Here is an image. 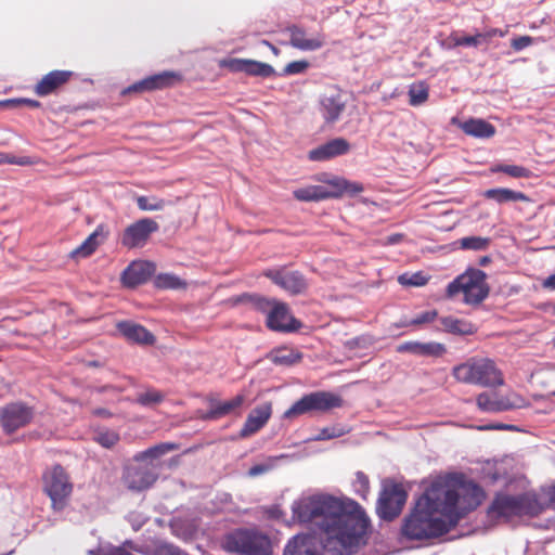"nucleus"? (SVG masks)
Returning a JSON list of instances; mask_svg holds the SVG:
<instances>
[{"label": "nucleus", "instance_id": "nucleus-1", "mask_svg": "<svg viewBox=\"0 0 555 555\" xmlns=\"http://www.w3.org/2000/svg\"><path fill=\"white\" fill-rule=\"evenodd\" d=\"M293 520L318 529L328 551L353 554L371 525L364 508L349 498L318 493L299 498L292 504Z\"/></svg>", "mask_w": 555, "mask_h": 555}, {"label": "nucleus", "instance_id": "nucleus-2", "mask_svg": "<svg viewBox=\"0 0 555 555\" xmlns=\"http://www.w3.org/2000/svg\"><path fill=\"white\" fill-rule=\"evenodd\" d=\"M481 495V489L475 483L438 478L404 518L401 533L408 540L417 541L441 537L480 504Z\"/></svg>", "mask_w": 555, "mask_h": 555}, {"label": "nucleus", "instance_id": "nucleus-3", "mask_svg": "<svg viewBox=\"0 0 555 555\" xmlns=\"http://www.w3.org/2000/svg\"><path fill=\"white\" fill-rule=\"evenodd\" d=\"M452 376L468 385L495 388L504 384L502 371L489 358L472 357L452 369Z\"/></svg>", "mask_w": 555, "mask_h": 555}, {"label": "nucleus", "instance_id": "nucleus-4", "mask_svg": "<svg viewBox=\"0 0 555 555\" xmlns=\"http://www.w3.org/2000/svg\"><path fill=\"white\" fill-rule=\"evenodd\" d=\"M490 293L487 274L479 269H468L450 282L446 288V297L453 299L463 295V302L470 306L480 305Z\"/></svg>", "mask_w": 555, "mask_h": 555}, {"label": "nucleus", "instance_id": "nucleus-5", "mask_svg": "<svg viewBox=\"0 0 555 555\" xmlns=\"http://www.w3.org/2000/svg\"><path fill=\"white\" fill-rule=\"evenodd\" d=\"M545 508L534 493L511 495L498 493L493 499L489 513L496 517L537 516Z\"/></svg>", "mask_w": 555, "mask_h": 555}, {"label": "nucleus", "instance_id": "nucleus-6", "mask_svg": "<svg viewBox=\"0 0 555 555\" xmlns=\"http://www.w3.org/2000/svg\"><path fill=\"white\" fill-rule=\"evenodd\" d=\"M74 485L64 467L55 464L42 474V490L51 500L53 512H62L69 503Z\"/></svg>", "mask_w": 555, "mask_h": 555}, {"label": "nucleus", "instance_id": "nucleus-7", "mask_svg": "<svg viewBox=\"0 0 555 555\" xmlns=\"http://www.w3.org/2000/svg\"><path fill=\"white\" fill-rule=\"evenodd\" d=\"M225 548L243 555H271L270 539L256 530L237 529L225 538Z\"/></svg>", "mask_w": 555, "mask_h": 555}, {"label": "nucleus", "instance_id": "nucleus-8", "mask_svg": "<svg viewBox=\"0 0 555 555\" xmlns=\"http://www.w3.org/2000/svg\"><path fill=\"white\" fill-rule=\"evenodd\" d=\"M344 405L343 398L332 391L319 390L302 396L299 400L284 412L285 418H295L297 416L318 412L326 413L333 409Z\"/></svg>", "mask_w": 555, "mask_h": 555}, {"label": "nucleus", "instance_id": "nucleus-9", "mask_svg": "<svg viewBox=\"0 0 555 555\" xmlns=\"http://www.w3.org/2000/svg\"><path fill=\"white\" fill-rule=\"evenodd\" d=\"M408 499L403 486L397 482H386L379 493L376 513L379 518L391 521L399 516Z\"/></svg>", "mask_w": 555, "mask_h": 555}, {"label": "nucleus", "instance_id": "nucleus-10", "mask_svg": "<svg viewBox=\"0 0 555 555\" xmlns=\"http://www.w3.org/2000/svg\"><path fill=\"white\" fill-rule=\"evenodd\" d=\"M33 417V408L24 402H11L0 409V425L8 435L27 426Z\"/></svg>", "mask_w": 555, "mask_h": 555}, {"label": "nucleus", "instance_id": "nucleus-11", "mask_svg": "<svg viewBox=\"0 0 555 555\" xmlns=\"http://www.w3.org/2000/svg\"><path fill=\"white\" fill-rule=\"evenodd\" d=\"M158 229L159 225L155 220L151 218L139 219L124 230L120 243L129 249L143 247Z\"/></svg>", "mask_w": 555, "mask_h": 555}, {"label": "nucleus", "instance_id": "nucleus-12", "mask_svg": "<svg viewBox=\"0 0 555 555\" xmlns=\"http://www.w3.org/2000/svg\"><path fill=\"white\" fill-rule=\"evenodd\" d=\"M158 474L155 469L142 463L131 464L125 467L122 482L127 489L135 492L151 488L157 480Z\"/></svg>", "mask_w": 555, "mask_h": 555}, {"label": "nucleus", "instance_id": "nucleus-13", "mask_svg": "<svg viewBox=\"0 0 555 555\" xmlns=\"http://www.w3.org/2000/svg\"><path fill=\"white\" fill-rule=\"evenodd\" d=\"M182 81L181 74L173 70H165L152 76H149L140 81H137L126 88L122 93H143L155 90H163L171 88Z\"/></svg>", "mask_w": 555, "mask_h": 555}, {"label": "nucleus", "instance_id": "nucleus-14", "mask_svg": "<svg viewBox=\"0 0 555 555\" xmlns=\"http://www.w3.org/2000/svg\"><path fill=\"white\" fill-rule=\"evenodd\" d=\"M264 275L292 295L302 294L308 288L307 281L299 271L269 270Z\"/></svg>", "mask_w": 555, "mask_h": 555}, {"label": "nucleus", "instance_id": "nucleus-15", "mask_svg": "<svg viewBox=\"0 0 555 555\" xmlns=\"http://www.w3.org/2000/svg\"><path fill=\"white\" fill-rule=\"evenodd\" d=\"M75 76L72 70H51L35 85L34 92L38 96H48L57 93Z\"/></svg>", "mask_w": 555, "mask_h": 555}, {"label": "nucleus", "instance_id": "nucleus-16", "mask_svg": "<svg viewBox=\"0 0 555 555\" xmlns=\"http://www.w3.org/2000/svg\"><path fill=\"white\" fill-rule=\"evenodd\" d=\"M266 324L268 328L275 332H293L299 328L300 323L291 314L286 304L275 301Z\"/></svg>", "mask_w": 555, "mask_h": 555}, {"label": "nucleus", "instance_id": "nucleus-17", "mask_svg": "<svg viewBox=\"0 0 555 555\" xmlns=\"http://www.w3.org/2000/svg\"><path fill=\"white\" fill-rule=\"evenodd\" d=\"M346 108V100L340 90H331L320 101V113L326 124L336 122Z\"/></svg>", "mask_w": 555, "mask_h": 555}, {"label": "nucleus", "instance_id": "nucleus-18", "mask_svg": "<svg viewBox=\"0 0 555 555\" xmlns=\"http://www.w3.org/2000/svg\"><path fill=\"white\" fill-rule=\"evenodd\" d=\"M351 146L345 138H335L312 149L308 158L312 162H325L349 153Z\"/></svg>", "mask_w": 555, "mask_h": 555}, {"label": "nucleus", "instance_id": "nucleus-19", "mask_svg": "<svg viewBox=\"0 0 555 555\" xmlns=\"http://www.w3.org/2000/svg\"><path fill=\"white\" fill-rule=\"evenodd\" d=\"M289 34V43L292 47L301 51H315L321 49L325 43V36L322 33L308 37L305 28L298 25L287 27Z\"/></svg>", "mask_w": 555, "mask_h": 555}, {"label": "nucleus", "instance_id": "nucleus-20", "mask_svg": "<svg viewBox=\"0 0 555 555\" xmlns=\"http://www.w3.org/2000/svg\"><path fill=\"white\" fill-rule=\"evenodd\" d=\"M272 414L271 402H264L254 408L240 430L241 438H248L258 433L270 420Z\"/></svg>", "mask_w": 555, "mask_h": 555}, {"label": "nucleus", "instance_id": "nucleus-21", "mask_svg": "<svg viewBox=\"0 0 555 555\" xmlns=\"http://www.w3.org/2000/svg\"><path fill=\"white\" fill-rule=\"evenodd\" d=\"M156 271L152 261H134L122 272L121 280L128 287L145 283Z\"/></svg>", "mask_w": 555, "mask_h": 555}, {"label": "nucleus", "instance_id": "nucleus-22", "mask_svg": "<svg viewBox=\"0 0 555 555\" xmlns=\"http://www.w3.org/2000/svg\"><path fill=\"white\" fill-rule=\"evenodd\" d=\"M283 555H320L318 540L308 533L297 534L288 541Z\"/></svg>", "mask_w": 555, "mask_h": 555}, {"label": "nucleus", "instance_id": "nucleus-23", "mask_svg": "<svg viewBox=\"0 0 555 555\" xmlns=\"http://www.w3.org/2000/svg\"><path fill=\"white\" fill-rule=\"evenodd\" d=\"M106 225L99 224L96 229L69 254L72 258H87L107 238Z\"/></svg>", "mask_w": 555, "mask_h": 555}, {"label": "nucleus", "instance_id": "nucleus-24", "mask_svg": "<svg viewBox=\"0 0 555 555\" xmlns=\"http://www.w3.org/2000/svg\"><path fill=\"white\" fill-rule=\"evenodd\" d=\"M245 402L244 395H236L234 398L228 401H216L209 399L210 409L202 416L204 421H216L223 416L231 414L236 409L241 408Z\"/></svg>", "mask_w": 555, "mask_h": 555}, {"label": "nucleus", "instance_id": "nucleus-25", "mask_svg": "<svg viewBox=\"0 0 555 555\" xmlns=\"http://www.w3.org/2000/svg\"><path fill=\"white\" fill-rule=\"evenodd\" d=\"M398 352H410L423 357H441L446 353L447 349L443 344L430 341H406L397 347Z\"/></svg>", "mask_w": 555, "mask_h": 555}, {"label": "nucleus", "instance_id": "nucleus-26", "mask_svg": "<svg viewBox=\"0 0 555 555\" xmlns=\"http://www.w3.org/2000/svg\"><path fill=\"white\" fill-rule=\"evenodd\" d=\"M117 330L124 337L133 343L152 345L155 341L154 335L140 324L122 321L117 323Z\"/></svg>", "mask_w": 555, "mask_h": 555}, {"label": "nucleus", "instance_id": "nucleus-27", "mask_svg": "<svg viewBox=\"0 0 555 555\" xmlns=\"http://www.w3.org/2000/svg\"><path fill=\"white\" fill-rule=\"evenodd\" d=\"M319 180L325 182L328 185V188H326V194H328L327 198H337L340 197L344 193L354 195L363 192L364 190L361 183L351 182L340 177H335L328 180Z\"/></svg>", "mask_w": 555, "mask_h": 555}, {"label": "nucleus", "instance_id": "nucleus-28", "mask_svg": "<svg viewBox=\"0 0 555 555\" xmlns=\"http://www.w3.org/2000/svg\"><path fill=\"white\" fill-rule=\"evenodd\" d=\"M460 128L465 134L478 139L492 138L496 132L492 124L481 118H469L461 122Z\"/></svg>", "mask_w": 555, "mask_h": 555}, {"label": "nucleus", "instance_id": "nucleus-29", "mask_svg": "<svg viewBox=\"0 0 555 555\" xmlns=\"http://www.w3.org/2000/svg\"><path fill=\"white\" fill-rule=\"evenodd\" d=\"M439 321L442 326V331L452 335L466 336L473 335L477 332V326L465 319L447 315L440 318Z\"/></svg>", "mask_w": 555, "mask_h": 555}, {"label": "nucleus", "instance_id": "nucleus-30", "mask_svg": "<svg viewBox=\"0 0 555 555\" xmlns=\"http://www.w3.org/2000/svg\"><path fill=\"white\" fill-rule=\"evenodd\" d=\"M505 33L499 28H491L485 33H476L473 36H454L450 37L453 47H477L481 42L491 40L493 37H504Z\"/></svg>", "mask_w": 555, "mask_h": 555}, {"label": "nucleus", "instance_id": "nucleus-31", "mask_svg": "<svg viewBox=\"0 0 555 555\" xmlns=\"http://www.w3.org/2000/svg\"><path fill=\"white\" fill-rule=\"evenodd\" d=\"M485 196L489 199L495 201L498 204H504L508 202H530L528 195L522 192L514 191L505 188L490 189L487 190Z\"/></svg>", "mask_w": 555, "mask_h": 555}, {"label": "nucleus", "instance_id": "nucleus-32", "mask_svg": "<svg viewBox=\"0 0 555 555\" xmlns=\"http://www.w3.org/2000/svg\"><path fill=\"white\" fill-rule=\"evenodd\" d=\"M275 299H268L259 295L243 294L235 299L236 304L248 305L251 309L269 315Z\"/></svg>", "mask_w": 555, "mask_h": 555}, {"label": "nucleus", "instance_id": "nucleus-33", "mask_svg": "<svg viewBox=\"0 0 555 555\" xmlns=\"http://www.w3.org/2000/svg\"><path fill=\"white\" fill-rule=\"evenodd\" d=\"M326 186L323 185H308L296 189L293 196L299 202H319L327 199Z\"/></svg>", "mask_w": 555, "mask_h": 555}, {"label": "nucleus", "instance_id": "nucleus-34", "mask_svg": "<svg viewBox=\"0 0 555 555\" xmlns=\"http://www.w3.org/2000/svg\"><path fill=\"white\" fill-rule=\"evenodd\" d=\"M477 406L482 412L499 413L504 412L502 397L496 393L481 392L476 398Z\"/></svg>", "mask_w": 555, "mask_h": 555}, {"label": "nucleus", "instance_id": "nucleus-35", "mask_svg": "<svg viewBox=\"0 0 555 555\" xmlns=\"http://www.w3.org/2000/svg\"><path fill=\"white\" fill-rule=\"evenodd\" d=\"M176 449H177V444H175V443H169V442L159 443V444L153 446L144 451L137 453L133 456V461L135 463H143L150 459H158V457L165 455L166 453L173 451Z\"/></svg>", "mask_w": 555, "mask_h": 555}, {"label": "nucleus", "instance_id": "nucleus-36", "mask_svg": "<svg viewBox=\"0 0 555 555\" xmlns=\"http://www.w3.org/2000/svg\"><path fill=\"white\" fill-rule=\"evenodd\" d=\"M409 104L420 106L424 104L429 96V87L425 81L413 82L409 88Z\"/></svg>", "mask_w": 555, "mask_h": 555}, {"label": "nucleus", "instance_id": "nucleus-37", "mask_svg": "<svg viewBox=\"0 0 555 555\" xmlns=\"http://www.w3.org/2000/svg\"><path fill=\"white\" fill-rule=\"evenodd\" d=\"M154 284L159 289H179L186 286L184 281L171 273L158 274L154 280Z\"/></svg>", "mask_w": 555, "mask_h": 555}, {"label": "nucleus", "instance_id": "nucleus-38", "mask_svg": "<svg viewBox=\"0 0 555 555\" xmlns=\"http://www.w3.org/2000/svg\"><path fill=\"white\" fill-rule=\"evenodd\" d=\"M245 74H247L249 76L267 78V77L274 76L275 70L270 64L254 61V60H247Z\"/></svg>", "mask_w": 555, "mask_h": 555}, {"label": "nucleus", "instance_id": "nucleus-39", "mask_svg": "<svg viewBox=\"0 0 555 555\" xmlns=\"http://www.w3.org/2000/svg\"><path fill=\"white\" fill-rule=\"evenodd\" d=\"M301 357L287 348H281L272 352L271 360L275 364L292 365L299 362Z\"/></svg>", "mask_w": 555, "mask_h": 555}, {"label": "nucleus", "instance_id": "nucleus-40", "mask_svg": "<svg viewBox=\"0 0 555 555\" xmlns=\"http://www.w3.org/2000/svg\"><path fill=\"white\" fill-rule=\"evenodd\" d=\"M137 205L139 209L143 211H157L163 210L166 207L167 202L156 196H139L137 198Z\"/></svg>", "mask_w": 555, "mask_h": 555}, {"label": "nucleus", "instance_id": "nucleus-41", "mask_svg": "<svg viewBox=\"0 0 555 555\" xmlns=\"http://www.w3.org/2000/svg\"><path fill=\"white\" fill-rule=\"evenodd\" d=\"M504 411L525 409L530 406V401L517 392H509L502 396Z\"/></svg>", "mask_w": 555, "mask_h": 555}, {"label": "nucleus", "instance_id": "nucleus-42", "mask_svg": "<svg viewBox=\"0 0 555 555\" xmlns=\"http://www.w3.org/2000/svg\"><path fill=\"white\" fill-rule=\"evenodd\" d=\"M462 249L485 250L490 245V238L481 236H467L459 240Z\"/></svg>", "mask_w": 555, "mask_h": 555}, {"label": "nucleus", "instance_id": "nucleus-43", "mask_svg": "<svg viewBox=\"0 0 555 555\" xmlns=\"http://www.w3.org/2000/svg\"><path fill=\"white\" fill-rule=\"evenodd\" d=\"M119 440V434L111 429L99 430L94 436V441L106 449L113 448Z\"/></svg>", "mask_w": 555, "mask_h": 555}, {"label": "nucleus", "instance_id": "nucleus-44", "mask_svg": "<svg viewBox=\"0 0 555 555\" xmlns=\"http://www.w3.org/2000/svg\"><path fill=\"white\" fill-rule=\"evenodd\" d=\"M164 399H165V395L162 391L152 388V389H147L146 391L138 395L135 401L140 405L151 406V405L158 404V403L163 402Z\"/></svg>", "mask_w": 555, "mask_h": 555}, {"label": "nucleus", "instance_id": "nucleus-45", "mask_svg": "<svg viewBox=\"0 0 555 555\" xmlns=\"http://www.w3.org/2000/svg\"><path fill=\"white\" fill-rule=\"evenodd\" d=\"M493 172H504L513 178H530L532 172L518 165H498L492 169Z\"/></svg>", "mask_w": 555, "mask_h": 555}, {"label": "nucleus", "instance_id": "nucleus-46", "mask_svg": "<svg viewBox=\"0 0 555 555\" xmlns=\"http://www.w3.org/2000/svg\"><path fill=\"white\" fill-rule=\"evenodd\" d=\"M429 278L423 272L403 273L399 275L398 282L403 286H424L428 283Z\"/></svg>", "mask_w": 555, "mask_h": 555}, {"label": "nucleus", "instance_id": "nucleus-47", "mask_svg": "<svg viewBox=\"0 0 555 555\" xmlns=\"http://www.w3.org/2000/svg\"><path fill=\"white\" fill-rule=\"evenodd\" d=\"M354 492L361 496L363 500H366L370 494V479L363 472H357L356 478L353 481Z\"/></svg>", "mask_w": 555, "mask_h": 555}, {"label": "nucleus", "instance_id": "nucleus-48", "mask_svg": "<svg viewBox=\"0 0 555 555\" xmlns=\"http://www.w3.org/2000/svg\"><path fill=\"white\" fill-rule=\"evenodd\" d=\"M281 457H284V455L279 457H269L266 462L251 466L248 470V476L257 477L272 470L275 466V462Z\"/></svg>", "mask_w": 555, "mask_h": 555}, {"label": "nucleus", "instance_id": "nucleus-49", "mask_svg": "<svg viewBox=\"0 0 555 555\" xmlns=\"http://www.w3.org/2000/svg\"><path fill=\"white\" fill-rule=\"evenodd\" d=\"M309 66L310 64L306 60L293 61L284 67L282 75L291 76L302 74L309 68Z\"/></svg>", "mask_w": 555, "mask_h": 555}, {"label": "nucleus", "instance_id": "nucleus-50", "mask_svg": "<svg viewBox=\"0 0 555 555\" xmlns=\"http://www.w3.org/2000/svg\"><path fill=\"white\" fill-rule=\"evenodd\" d=\"M247 59H227L221 61L220 65L232 73H246Z\"/></svg>", "mask_w": 555, "mask_h": 555}, {"label": "nucleus", "instance_id": "nucleus-51", "mask_svg": "<svg viewBox=\"0 0 555 555\" xmlns=\"http://www.w3.org/2000/svg\"><path fill=\"white\" fill-rule=\"evenodd\" d=\"M437 317H438L437 310L425 311V312H422L421 314L416 315L414 319H412L408 322H404L403 325L404 326H409V325L417 326V325L430 323Z\"/></svg>", "mask_w": 555, "mask_h": 555}, {"label": "nucleus", "instance_id": "nucleus-52", "mask_svg": "<svg viewBox=\"0 0 555 555\" xmlns=\"http://www.w3.org/2000/svg\"><path fill=\"white\" fill-rule=\"evenodd\" d=\"M346 433L347 431L344 428L338 427V426L324 427L320 430L315 440H330V439L341 437Z\"/></svg>", "mask_w": 555, "mask_h": 555}, {"label": "nucleus", "instance_id": "nucleus-53", "mask_svg": "<svg viewBox=\"0 0 555 555\" xmlns=\"http://www.w3.org/2000/svg\"><path fill=\"white\" fill-rule=\"evenodd\" d=\"M0 164H14L18 166H28L33 165L34 162L30 159V157L23 156V157H16L11 156L5 153H0Z\"/></svg>", "mask_w": 555, "mask_h": 555}, {"label": "nucleus", "instance_id": "nucleus-54", "mask_svg": "<svg viewBox=\"0 0 555 555\" xmlns=\"http://www.w3.org/2000/svg\"><path fill=\"white\" fill-rule=\"evenodd\" d=\"M0 104L11 107H16L20 105H27L31 108H38L40 107V102L33 99H14V100H7L4 102H1Z\"/></svg>", "mask_w": 555, "mask_h": 555}, {"label": "nucleus", "instance_id": "nucleus-55", "mask_svg": "<svg viewBox=\"0 0 555 555\" xmlns=\"http://www.w3.org/2000/svg\"><path fill=\"white\" fill-rule=\"evenodd\" d=\"M533 42V38L530 36H520L517 38L512 39L511 47L515 51L524 50L525 48L529 47Z\"/></svg>", "mask_w": 555, "mask_h": 555}, {"label": "nucleus", "instance_id": "nucleus-56", "mask_svg": "<svg viewBox=\"0 0 555 555\" xmlns=\"http://www.w3.org/2000/svg\"><path fill=\"white\" fill-rule=\"evenodd\" d=\"M544 494L546 496V505L555 509V486H551L544 490Z\"/></svg>", "mask_w": 555, "mask_h": 555}, {"label": "nucleus", "instance_id": "nucleus-57", "mask_svg": "<svg viewBox=\"0 0 555 555\" xmlns=\"http://www.w3.org/2000/svg\"><path fill=\"white\" fill-rule=\"evenodd\" d=\"M92 414L94 416H99V417H104V418H109L113 416V413L111 411H108L107 409H104V408H96L92 411Z\"/></svg>", "mask_w": 555, "mask_h": 555}, {"label": "nucleus", "instance_id": "nucleus-58", "mask_svg": "<svg viewBox=\"0 0 555 555\" xmlns=\"http://www.w3.org/2000/svg\"><path fill=\"white\" fill-rule=\"evenodd\" d=\"M162 555H189V554L178 547L168 546L163 551Z\"/></svg>", "mask_w": 555, "mask_h": 555}, {"label": "nucleus", "instance_id": "nucleus-59", "mask_svg": "<svg viewBox=\"0 0 555 555\" xmlns=\"http://www.w3.org/2000/svg\"><path fill=\"white\" fill-rule=\"evenodd\" d=\"M512 428H513V426L505 425V424H491V425H486V426L480 427V429H487V430H491V429H512Z\"/></svg>", "mask_w": 555, "mask_h": 555}, {"label": "nucleus", "instance_id": "nucleus-60", "mask_svg": "<svg viewBox=\"0 0 555 555\" xmlns=\"http://www.w3.org/2000/svg\"><path fill=\"white\" fill-rule=\"evenodd\" d=\"M542 285L544 288L555 289V273L545 279Z\"/></svg>", "mask_w": 555, "mask_h": 555}, {"label": "nucleus", "instance_id": "nucleus-61", "mask_svg": "<svg viewBox=\"0 0 555 555\" xmlns=\"http://www.w3.org/2000/svg\"><path fill=\"white\" fill-rule=\"evenodd\" d=\"M88 366L100 367L102 364L99 361H90L88 362Z\"/></svg>", "mask_w": 555, "mask_h": 555}, {"label": "nucleus", "instance_id": "nucleus-62", "mask_svg": "<svg viewBox=\"0 0 555 555\" xmlns=\"http://www.w3.org/2000/svg\"><path fill=\"white\" fill-rule=\"evenodd\" d=\"M399 241V235L389 237V243L395 244Z\"/></svg>", "mask_w": 555, "mask_h": 555}, {"label": "nucleus", "instance_id": "nucleus-63", "mask_svg": "<svg viewBox=\"0 0 555 555\" xmlns=\"http://www.w3.org/2000/svg\"><path fill=\"white\" fill-rule=\"evenodd\" d=\"M264 43H266V44H268V46L272 49V51H273L275 54H278V53H279V50H278L274 46H272V44H271V43H269L268 41H264Z\"/></svg>", "mask_w": 555, "mask_h": 555}, {"label": "nucleus", "instance_id": "nucleus-64", "mask_svg": "<svg viewBox=\"0 0 555 555\" xmlns=\"http://www.w3.org/2000/svg\"><path fill=\"white\" fill-rule=\"evenodd\" d=\"M106 389H107V386H104V387L100 388V389H99V391H100V392H103V391H105Z\"/></svg>", "mask_w": 555, "mask_h": 555}]
</instances>
